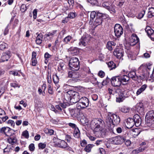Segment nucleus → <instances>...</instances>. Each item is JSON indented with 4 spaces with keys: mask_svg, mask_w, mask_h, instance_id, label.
Returning a JSON list of instances; mask_svg holds the SVG:
<instances>
[{
    "mask_svg": "<svg viewBox=\"0 0 154 154\" xmlns=\"http://www.w3.org/2000/svg\"><path fill=\"white\" fill-rule=\"evenodd\" d=\"M151 65L150 63L142 64L138 69V73L137 74L134 70L129 72L127 75L129 78V80L131 79L136 81L148 79L149 75V72L151 69Z\"/></svg>",
    "mask_w": 154,
    "mask_h": 154,
    "instance_id": "f257e3e1",
    "label": "nucleus"
},
{
    "mask_svg": "<svg viewBox=\"0 0 154 154\" xmlns=\"http://www.w3.org/2000/svg\"><path fill=\"white\" fill-rule=\"evenodd\" d=\"M120 121L119 117L115 114H111L107 117V123L109 129L112 130L115 126L119 125Z\"/></svg>",
    "mask_w": 154,
    "mask_h": 154,
    "instance_id": "f03ea898",
    "label": "nucleus"
},
{
    "mask_svg": "<svg viewBox=\"0 0 154 154\" xmlns=\"http://www.w3.org/2000/svg\"><path fill=\"white\" fill-rule=\"evenodd\" d=\"M104 121L101 119H95L91 121L90 123L91 128L92 129L97 130L99 128H103V125L104 124Z\"/></svg>",
    "mask_w": 154,
    "mask_h": 154,
    "instance_id": "7ed1b4c3",
    "label": "nucleus"
},
{
    "mask_svg": "<svg viewBox=\"0 0 154 154\" xmlns=\"http://www.w3.org/2000/svg\"><path fill=\"white\" fill-rule=\"evenodd\" d=\"M69 65L70 70H78L80 68V62L78 58H71L69 61Z\"/></svg>",
    "mask_w": 154,
    "mask_h": 154,
    "instance_id": "20e7f679",
    "label": "nucleus"
},
{
    "mask_svg": "<svg viewBox=\"0 0 154 154\" xmlns=\"http://www.w3.org/2000/svg\"><path fill=\"white\" fill-rule=\"evenodd\" d=\"M108 17L109 15L107 14L97 13L94 25L97 26L101 24L103 20L107 18Z\"/></svg>",
    "mask_w": 154,
    "mask_h": 154,
    "instance_id": "39448f33",
    "label": "nucleus"
},
{
    "mask_svg": "<svg viewBox=\"0 0 154 154\" xmlns=\"http://www.w3.org/2000/svg\"><path fill=\"white\" fill-rule=\"evenodd\" d=\"M76 107L83 109L88 107L89 104V100L85 97H82L77 102Z\"/></svg>",
    "mask_w": 154,
    "mask_h": 154,
    "instance_id": "423d86ee",
    "label": "nucleus"
},
{
    "mask_svg": "<svg viewBox=\"0 0 154 154\" xmlns=\"http://www.w3.org/2000/svg\"><path fill=\"white\" fill-rule=\"evenodd\" d=\"M145 121L149 127L154 124V111H149L145 116Z\"/></svg>",
    "mask_w": 154,
    "mask_h": 154,
    "instance_id": "0eeeda50",
    "label": "nucleus"
},
{
    "mask_svg": "<svg viewBox=\"0 0 154 154\" xmlns=\"http://www.w3.org/2000/svg\"><path fill=\"white\" fill-rule=\"evenodd\" d=\"M113 54L117 58L120 60H123L122 57L124 54V51L122 47L119 46H116L114 50Z\"/></svg>",
    "mask_w": 154,
    "mask_h": 154,
    "instance_id": "6e6552de",
    "label": "nucleus"
},
{
    "mask_svg": "<svg viewBox=\"0 0 154 154\" xmlns=\"http://www.w3.org/2000/svg\"><path fill=\"white\" fill-rule=\"evenodd\" d=\"M15 131L8 127H4L0 129V133L5 135L6 136H11L14 134Z\"/></svg>",
    "mask_w": 154,
    "mask_h": 154,
    "instance_id": "1a4fd4ad",
    "label": "nucleus"
},
{
    "mask_svg": "<svg viewBox=\"0 0 154 154\" xmlns=\"http://www.w3.org/2000/svg\"><path fill=\"white\" fill-rule=\"evenodd\" d=\"M81 89H79L78 92L71 90L72 92L71 96L72 97V101H71L72 103H75L77 102L79 99L82 97L80 95V94H81Z\"/></svg>",
    "mask_w": 154,
    "mask_h": 154,
    "instance_id": "9d476101",
    "label": "nucleus"
},
{
    "mask_svg": "<svg viewBox=\"0 0 154 154\" xmlns=\"http://www.w3.org/2000/svg\"><path fill=\"white\" fill-rule=\"evenodd\" d=\"M114 32L115 36L119 38L123 33V29L120 24H116L114 27Z\"/></svg>",
    "mask_w": 154,
    "mask_h": 154,
    "instance_id": "9b49d317",
    "label": "nucleus"
},
{
    "mask_svg": "<svg viewBox=\"0 0 154 154\" xmlns=\"http://www.w3.org/2000/svg\"><path fill=\"white\" fill-rule=\"evenodd\" d=\"M57 30H52L47 33H46L45 35V38H46L49 41L51 42L54 36L57 35Z\"/></svg>",
    "mask_w": 154,
    "mask_h": 154,
    "instance_id": "f8f14e48",
    "label": "nucleus"
},
{
    "mask_svg": "<svg viewBox=\"0 0 154 154\" xmlns=\"http://www.w3.org/2000/svg\"><path fill=\"white\" fill-rule=\"evenodd\" d=\"M125 141V137L123 136H117L113 137L112 142L113 143L116 145L122 144Z\"/></svg>",
    "mask_w": 154,
    "mask_h": 154,
    "instance_id": "ddd939ff",
    "label": "nucleus"
},
{
    "mask_svg": "<svg viewBox=\"0 0 154 154\" xmlns=\"http://www.w3.org/2000/svg\"><path fill=\"white\" fill-rule=\"evenodd\" d=\"M112 85L114 87H119L121 84L118 75L112 77L111 79Z\"/></svg>",
    "mask_w": 154,
    "mask_h": 154,
    "instance_id": "4468645a",
    "label": "nucleus"
},
{
    "mask_svg": "<svg viewBox=\"0 0 154 154\" xmlns=\"http://www.w3.org/2000/svg\"><path fill=\"white\" fill-rule=\"evenodd\" d=\"M55 145L56 146L63 148L68 145L67 143L63 140H61L57 138V140L55 142Z\"/></svg>",
    "mask_w": 154,
    "mask_h": 154,
    "instance_id": "2eb2a0df",
    "label": "nucleus"
},
{
    "mask_svg": "<svg viewBox=\"0 0 154 154\" xmlns=\"http://www.w3.org/2000/svg\"><path fill=\"white\" fill-rule=\"evenodd\" d=\"M93 130L95 136L97 137H101L105 135L106 131L104 128L101 129L99 128L97 130H96L95 129Z\"/></svg>",
    "mask_w": 154,
    "mask_h": 154,
    "instance_id": "dca6fc26",
    "label": "nucleus"
},
{
    "mask_svg": "<svg viewBox=\"0 0 154 154\" xmlns=\"http://www.w3.org/2000/svg\"><path fill=\"white\" fill-rule=\"evenodd\" d=\"M136 110L140 115H143L144 113V109L143 103L139 102L136 106Z\"/></svg>",
    "mask_w": 154,
    "mask_h": 154,
    "instance_id": "f3484780",
    "label": "nucleus"
},
{
    "mask_svg": "<svg viewBox=\"0 0 154 154\" xmlns=\"http://www.w3.org/2000/svg\"><path fill=\"white\" fill-rule=\"evenodd\" d=\"M81 109L76 108L72 109L70 111L71 116L73 117L78 118L80 117Z\"/></svg>",
    "mask_w": 154,
    "mask_h": 154,
    "instance_id": "a211bd4d",
    "label": "nucleus"
},
{
    "mask_svg": "<svg viewBox=\"0 0 154 154\" xmlns=\"http://www.w3.org/2000/svg\"><path fill=\"white\" fill-rule=\"evenodd\" d=\"M130 41L131 45H134L139 42V39L136 34L133 33L130 38Z\"/></svg>",
    "mask_w": 154,
    "mask_h": 154,
    "instance_id": "6ab92c4d",
    "label": "nucleus"
},
{
    "mask_svg": "<svg viewBox=\"0 0 154 154\" xmlns=\"http://www.w3.org/2000/svg\"><path fill=\"white\" fill-rule=\"evenodd\" d=\"M10 54L11 52L9 51L3 53L0 59V62L8 61L11 57Z\"/></svg>",
    "mask_w": 154,
    "mask_h": 154,
    "instance_id": "aec40b11",
    "label": "nucleus"
},
{
    "mask_svg": "<svg viewBox=\"0 0 154 154\" xmlns=\"http://www.w3.org/2000/svg\"><path fill=\"white\" fill-rule=\"evenodd\" d=\"M0 124H2L7 120L8 117L6 116V113L4 110L0 108Z\"/></svg>",
    "mask_w": 154,
    "mask_h": 154,
    "instance_id": "412c9836",
    "label": "nucleus"
},
{
    "mask_svg": "<svg viewBox=\"0 0 154 154\" xmlns=\"http://www.w3.org/2000/svg\"><path fill=\"white\" fill-rule=\"evenodd\" d=\"M68 71V77L72 79H77L79 76L78 72L76 71L75 70H71Z\"/></svg>",
    "mask_w": 154,
    "mask_h": 154,
    "instance_id": "4be33fe9",
    "label": "nucleus"
},
{
    "mask_svg": "<svg viewBox=\"0 0 154 154\" xmlns=\"http://www.w3.org/2000/svg\"><path fill=\"white\" fill-rule=\"evenodd\" d=\"M8 137H9L7 139V141L11 145H14L17 143V140L15 133L14 134H12L11 136Z\"/></svg>",
    "mask_w": 154,
    "mask_h": 154,
    "instance_id": "5701e85b",
    "label": "nucleus"
},
{
    "mask_svg": "<svg viewBox=\"0 0 154 154\" xmlns=\"http://www.w3.org/2000/svg\"><path fill=\"white\" fill-rule=\"evenodd\" d=\"M121 84H125L124 83H129V78L127 75H118Z\"/></svg>",
    "mask_w": 154,
    "mask_h": 154,
    "instance_id": "b1692460",
    "label": "nucleus"
},
{
    "mask_svg": "<svg viewBox=\"0 0 154 154\" xmlns=\"http://www.w3.org/2000/svg\"><path fill=\"white\" fill-rule=\"evenodd\" d=\"M135 125L133 119L129 118L127 119L125 125L126 127L128 129L131 128Z\"/></svg>",
    "mask_w": 154,
    "mask_h": 154,
    "instance_id": "393cba45",
    "label": "nucleus"
},
{
    "mask_svg": "<svg viewBox=\"0 0 154 154\" xmlns=\"http://www.w3.org/2000/svg\"><path fill=\"white\" fill-rule=\"evenodd\" d=\"M116 45V43L113 41H109L107 42L106 47L109 51H111L112 50Z\"/></svg>",
    "mask_w": 154,
    "mask_h": 154,
    "instance_id": "a878e982",
    "label": "nucleus"
},
{
    "mask_svg": "<svg viewBox=\"0 0 154 154\" xmlns=\"http://www.w3.org/2000/svg\"><path fill=\"white\" fill-rule=\"evenodd\" d=\"M72 92L71 91H69L64 96L65 100L67 102H69L70 103L71 102V101H72Z\"/></svg>",
    "mask_w": 154,
    "mask_h": 154,
    "instance_id": "bb28decb",
    "label": "nucleus"
},
{
    "mask_svg": "<svg viewBox=\"0 0 154 154\" xmlns=\"http://www.w3.org/2000/svg\"><path fill=\"white\" fill-rule=\"evenodd\" d=\"M43 38V35L42 33L38 34L35 40L36 44L38 45H40L41 44L42 42Z\"/></svg>",
    "mask_w": 154,
    "mask_h": 154,
    "instance_id": "cd10ccee",
    "label": "nucleus"
},
{
    "mask_svg": "<svg viewBox=\"0 0 154 154\" xmlns=\"http://www.w3.org/2000/svg\"><path fill=\"white\" fill-rule=\"evenodd\" d=\"M145 30L149 37H151V36L153 35L154 30L150 27L149 26H147Z\"/></svg>",
    "mask_w": 154,
    "mask_h": 154,
    "instance_id": "c85d7f7f",
    "label": "nucleus"
},
{
    "mask_svg": "<svg viewBox=\"0 0 154 154\" xmlns=\"http://www.w3.org/2000/svg\"><path fill=\"white\" fill-rule=\"evenodd\" d=\"M69 49L71 53L73 56L77 55L79 53V50L76 47H71Z\"/></svg>",
    "mask_w": 154,
    "mask_h": 154,
    "instance_id": "c756f323",
    "label": "nucleus"
},
{
    "mask_svg": "<svg viewBox=\"0 0 154 154\" xmlns=\"http://www.w3.org/2000/svg\"><path fill=\"white\" fill-rule=\"evenodd\" d=\"M126 97H125L123 93H121L119 96L116 97V102L120 103L123 102Z\"/></svg>",
    "mask_w": 154,
    "mask_h": 154,
    "instance_id": "7c9ffc66",
    "label": "nucleus"
},
{
    "mask_svg": "<svg viewBox=\"0 0 154 154\" xmlns=\"http://www.w3.org/2000/svg\"><path fill=\"white\" fill-rule=\"evenodd\" d=\"M147 87V85L146 84L142 85L141 87L136 92V95L138 96L141 93L144 91Z\"/></svg>",
    "mask_w": 154,
    "mask_h": 154,
    "instance_id": "2f4dec72",
    "label": "nucleus"
},
{
    "mask_svg": "<svg viewBox=\"0 0 154 154\" xmlns=\"http://www.w3.org/2000/svg\"><path fill=\"white\" fill-rule=\"evenodd\" d=\"M87 38L85 36H82L81 38L80 39V42H79V45H82L85 46L86 45V42Z\"/></svg>",
    "mask_w": 154,
    "mask_h": 154,
    "instance_id": "473e14b6",
    "label": "nucleus"
},
{
    "mask_svg": "<svg viewBox=\"0 0 154 154\" xmlns=\"http://www.w3.org/2000/svg\"><path fill=\"white\" fill-rule=\"evenodd\" d=\"M80 133L78 127L75 128L73 133V136L75 137L79 138L80 137Z\"/></svg>",
    "mask_w": 154,
    "mask_h": 154,
    "instance_id": "72a5a7b5",
    "label": "nucleus"
},
{
    "mask_svg": "<svg viewBox=\"0 0 154 154\" xmlns=\"http://www.w3.org/2000/svg\"><path fill=\"white\" fill-rule=\"evenodd\" d=\"M119 109L122 112L126 113L129 112V108L127 106H123L119 108Z\"/></svg>",
    "mask_w": 154,
    "mask_h": 154,
    "instance_id": "f704fd0d",
    "label": "nucleus"
},
{
    "mask_svg": "<svg viewBox=\"0 0 154 154\" xmlns=\"http://www.w3.org/2000/svg\"><path fill=\"white\" fill-rule=\"evenodd\" d=\"M107 64L108 67L111 68V69H115L116 67V64L112 61H109Z\"/></svg>",
    "mask_w": 154,
    "mask_h": 154,
    "instance_id": "c9c22d12",
    "label": "nucleus"
},
{
    "mask_svg": "<svg viewBox=\"0 0 154 154\" xmlns=\"http://www.w3.org/2000/svg\"><path fill=\"white\" fill-rule=\"evenodd\" d=\"M147 17L149 18H151L154 16V8H151L149 9V11L147 14Z\"/></svg>",
    "mask_w": 154,
    "mask_h": 154,
    "instance_id": "e433bc0d",
    "label": "nucleus"
},
{
    "mask_svg": "<svg viewBox=\"0 0 154 154\" xmlns=\"http://www.w3.org/2000/svg\"><path fill=\"white\" fill-rule=\"evenodd\" d=\"M14 16L12 17H11L10 21V23H12L14 21L13 26L14 28L16 26L19 22V20L18 19H16L14 20Z\"/></svg>",
    "mask_w": 154,
    "mask_h": 154,
    "instance_id": "4c0bfd02",
    "label": "nucleus"
},
{
    "mask_svg": "<svg viewBox=\"0 0 154 154\" xmlns=\"http://www.w3.org/2000/svg\"><path fill=\"white\" fill-rule=\"evenodd\" d=\"M8 48V45L5 42H2L0 43V50L3 51Z\"/></svg>",
    "mask_w": 154,
    "mask_h": 154,
    "instance_id": "58836bf2",
    "label": "nucleus"
},
{
    "mask_svg": "<svg viewBox=\"0 0 154 154\" xmlns=\"http://www.w3.org/2000/svg\"><path fill=\"white\" fill-rule=\"evenodd\" d=\"M93 146V145L91 144H88L86 146L85 148L84 149V150L87 152H89L91 151V149Z\"/></svg>",
    "mask_w": 154,
    "mask_h": 154,
    "instance_id": "ea45409f",
    "label": "nucleus"
},
{
    "mask_svg": "<svg viewBox=\"0 0 154 154\" xmlns=\"http://www.w3.org/2000/svg\"><path fill=\"white\" fill-rule=\"evenodd\" d=\"M72 38L71 36L68 35L64 38L63 42L65 44H68Z\"/></svg>",
    "mask_w": 154,
    "mask_h": 154,
    "instance_id": "a19ab883",
    "label": "nucleus"
},
{
    "mask_svg": "<svg viewBox=\"0 0 154 154\" xmlns=\"http://www.w3.org/2000/svg\"><path fill=\"white\" fill-rule=\"evenodd\" d=\"M128 55V57L131 58L132 60L133 58H134V55L132 53L130 50L128 49L127 51L126 52Z\"/></svg>",
    "mask_w": 154,
    "mask_h": 154,
    "instance_id": "79ce46f5",
    "label": "nucleus"
},
{
    "mask_svg": "<svg viewBox=\"0 0 154 154\" xmlns=\"http://www.w3.org/2000/svg\"><path fill=\"white\" fill-rule=\"evenodd\" d=\"M97 13H100L99 11H93L91 12L90 18L92 20H93L96 17Z\"/></svg>",
    "mask_w": 154,
    "mask_h": 154,
    "instance_id": "37998d69",
    "label": "nucleus"
},
{
    "mask_svg": "<svg viewBox=\"0 0 154 154\" xmlns=\"http://www.w3.org/2000/svg\"><path fill=\"white\" fill-rule=\"evenodd\" d=\"M77 15V14L75 12H70L68 15V17L70 19H73Z\"/></svg>",
    "mask_w": 154,
    "mask_h": 154,
    "instance_id": "c03bdc74",
    "label": "nucleus"
},
{
    "mask_svg": "<svg viewBox=\"0 0 154 154\" xmlns=\"http://www.w3.org/2000/svg\"><path fill=\"white\" fill-rule=\"evenodd\" d=\"M128 83H125L122 85V87L124 88V91L128 90L130 89V85Z\"/></svg>",
    "mask_w": 154,
    "mask_h": 154,
    "instance_id": "a18cd8bd",
    "label": "nucleus"
},
{
    "mask_svg": "<svg viewBox=\"0 0 154 154\" xmlns=\"http://www.w3.org/2000/svg\"><path fill=\"white\" fill-rule=\"evenodd\" d=\"M145 11L144 10L141 11L139 12L137 16V17L138 19H141L143 18L145 14Z\"/></svg>",
    "mask_w": 154,
    "mask_h": 154,
    "instance_id": "49530a36",
    "label": "nucleus"
},
{
    "mask_svg": "<svg viewBox=\"0 0 154 154\" xmlns=\"http://www.w3.org/2000/svg\"><path fill=\"white\" fill-rule=\"evenodd\" d=\"M48 93L51 95H53L54 93L53 87L50 84H49L48 85Z\"/></svg>",
    "mask_w": 154,
    "mask_h": 154,
    "instance_id": "de8ad7c7",
    "label": "nucleus"
},
{
    "mask_svg": "<svg viewBox=\"0 0 154 154\" xmlns=\"http://www.w3.org/2000/svg\"><path fill=\"white\" fill-rule=\"evenodd\" d=\"M87 1L92 6L97 5L98 4L97 0H87Z\"/></svg>",
    "mask_w": 154,
    "mask_h": 154,
    "instance_id": "09e8293b",
    "label": "nucleus"
},
{
    "mask_svg": "<svg viewBox=\"0 0 154 154\" xmlns=\"http://www.w3.org/2000/svg\"><path fill=\"white\" fill-rule=\"evenodd\" d=\"M45 131L46 134L50 135L54 134V130L51 129H47L45 130Z\"/></svg>",
    "mask_w": 154,
    "mask_h": 154,
    "instance_id": "8fccbe9b",
    "label": "nucleus"
},
{
    "mask_svg": "<svg viewBox=\"0 0 154 154\" xmlns=\"http://www.w3.org/2000/svg\"><path fill=\"white\" fill-rule=\"evenodd\" d=\"M60 119L59 118H56V119H51L50 120V122L52 124H58L60 122Z\"/></svg>",
    "mask_w": 154,
    "mask_h": 154,
    "instance_id": "3c124183",
    "label": "nucleus"
},
{
    "mask_svg": "<svg viewBox=\"0 0 154 154\" xmlns=\"http://www.w3.org/2000/svg\"><path fill=\"white\" fill-rule=\"evenodd\" d=\"M53 80L54 83L56 84L59 82V79L57 75H54L53 76Z\"/></svg>",
    "mask_w": 154,
    "mask_h": 154,
    "instance_id": "603ef678",
    "label": "nucleus"
},
{
    "mask_svg": "<svg viewBox=\"0 0 154 154\" xmlns=\"http://www.w3.org/2000/svg\"><path fill=\"white\" fill-rule=\"evenodd\" d=\"M22 135L26 138H28L29 137V134L28 131L26 130L23 131L22 132Z\"/></svg>",
    "mask_w": 154,
    "mask_h": 154,
    "instance_id": "864d4df0",
    "label": "nucleus"
},
{
    "mask_svg": "<svg viewBox=\"0 0 154 154\" xmlns=\"http://www.w3.org/2000/svg\"><path fill=\"white\" fill-rule=\"evenodd\" d=\"M34 102L35 104V106L37 107L38 106L39 104L40 103V101L39 100V99L37 97H34Z\"/></svg>",
    "mask_w": 154,
    "mask_h": 154,
    "instance_id": "5fc2aeb1",
    "label": "nucleus"
},
{
    "mask_svg": "<svg viewBox=\"0 0 154 154\" xmlns=\"http://www.w3.org/2000/svg\"><path fill=\"white\" fill-rule=\"evenodd\" d=\"M135 124V125L136 127L139 126L141 124V119L140 118L139 119H137L134 120Z\"/></svg>",
    "mask_w": 154,
    "mask_h": 154,
    "instance_id": "6e6d98bb",
    "label": "nucleus"
},
{
    "mask_svg": "<svg viewBox=\"0 0 154 154\" xmlns=\"http://www.w3.org/2000/svg\"><path fill=\"white\" fill-rule=\"evenodd\" d=\"M10 86L11 87L14 88L17 87L18 88L20 87V85H19V84L16 81H15L11 83H10Z\"/></svg>",
    "mask_w": 154,
    "mask_h": 154,
    "instance_id": "4d7b16f0",
    "label": "nucleus"
},
{
    "mask_svg": "<svg viewBox=\"0 0 154 154\" xmlns=\"http://www.w3.org/2000/svg\"><path fill=\"white\" fill-rule=\"evenodd\" d=\"M144 150V149H142L141 147H139L138 149H137L134 150L132 151V152L135 154L141 152L143 151Z\"/></svg>",
    "mask_w": 154,
    "mask_h": 154,
    "instance_id": "13d9d810",
    "label": "nucleus"
},
{
    "mask_svg": "<svg viewBox=\"0 0 154 154\" xmlns=\"http://www.w3.org/2000/svg\"><path fill=\"white\" fill-rule=\"evenodd\" d=\"M27 10L26 5L24 4H22L20 6V10L22 12H25Z\"/></svg>",
    "mask_w": 154,
    "mask_h": 154,
    "instance_id": "bf43d9fd",
    "label": "nucleus"
},
{
    "mask_svg": "<svg viewBox=\"0 0 154 154\" xmlns=\"http://www.w3.org/2000/svg\"><path fill=\"white\" fill-rule=\"evenodd\" d=\"M107 9L109 10L111 13H114L116 12V10L114 8V7L112 5H111Z\"/></svg>",
    "mask_w": 154,
    "mask_h": 154,
    "instance_id": "052dcab7",
    "label": "nucleus"
},
{
    "mask_svg": "<svg viewBox=\"0 0 154 154\" xmlns=\"http://www.w3.org/2000/svg\"><path fill=\"white\" fill-rule=\"evenodd\" d=\"M111 5L109 4V2H104L102 4V6L107 9L109 8Z\"/></svg>",
    "mask_w": 154,
    "mask_h": 154,
    "instance_id": "680f3d73",
    "label": "nucleus"
},
{
    "mask_svg": "<svg viewBox=\"0 0 154 154\" xmlns=\"http://www.w3.org/2000/svg\"><path fill=\"white\" fill-rule=\"evenodd\" d=\"M65 65L63 62H60L59 64V66L57 70L58 71H60L61 70H64L63 67Z\"/></svg>",
    "mask_w": 154,
    "mask_h": 154,
    "instance_id": "e2e57ef3",
    "label": "nucleus"
},
{
    "mask_svg": "<svg viewBox=\"0 0 154 154\" xmlns=\"http://www.w3.org/2000/svg\"><path fill=\"white\" fill-rule=\"evenodd\" d=\"M38 91L39 95L42 94L43 96H45V91H44V90L42 91V89L40 87L38 88Z\"/></svg>",
    "mask_w": 154,
    "mask_h": 154,
    "instance_id": "0e129e2a",
    "label": "nucleus"
},
{
    "mask_svg": "<svg viewBox=\"0 0 154 154\" xmlns=\"http://www.w3.org/2000/svg\"><path fill=\"white\" fill-rule=\"evenodd\" d=\"M31 65L32 66H35L37 63V60L36 58H31Z\"/></svg>",
    "mask_w": 154,
    "mask_h": 154,
    "instance_id": "69168bd1",
    "label": "nucleus"
},
{
    "mask_svg": "<svg viewBox=\"0 0 154 154\" xmlns=\"http://www.w3.org/2000/svg\"><path fill=\"white\" fill-rule=\"evenodd\" d=\"M46 144L45 143H40L38 144L39 149H43L46 147Z\"/></svg>",
    "mask_w": 154,
    "mask_h": 154,
    "instance_id": "338daca9",
    "label": "nucleus"
},
{
    "mask_svg": "<svg viewBox=\"0 0 154 154\" xmlns=\"http://www.w3.org/2000/svg\"><path fill=\"white\" fill-rule=\"evenodd\" d=\"M97 75L101 78H103L105 75V73L103 71L100 70L98 72Z\"/></svg>",
    "mask_w": 154,
    "mask_h": 154,
    "instance_id": "774afa93",
    "label": "nucleus"
}]
</instances>
